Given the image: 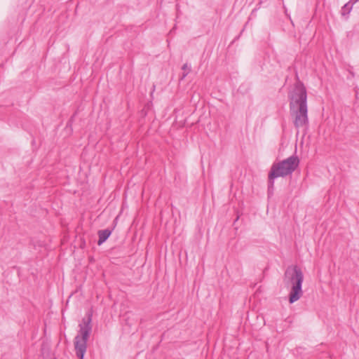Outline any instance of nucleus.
I'll return each mask as SVG.
<instances>
[{"label": "nucleus", "mask_w": 359, "mask_h": 359, "mask_svg": "<svg viewBox=\"0 0 359 359\" xmlns=\"http://www.w3.org/2000/svg\"><path fill=\"white\" fill-rule=\"evenodd\" d=\"M289 107L291 116L294 117L296 128H307L309 126L307 92L304 83L299 81L288 93Z\"/></svg>", "instance_id": "1"}, {"label": "nucleus", "mask_w": 359, "mask_h": 359, "mask_svg": "<svg viewBox=\"0 0 359 359\" xmlns=\"http://www.w3.org/2000/svg\"><path fill=\"white\" fill-rule=\"evenodd\" d=\"M299 164V159L295 155H292L279 162L273 163L268 175V194L271 195L273 193L275 179L292 175L297 168Z\"/></svg>", "instance_id": "2"}, {"label": "nucleus", "mask_w": 359, "mask_h": 359, "mask_svg": "<svg viewBox=\"0 0 359 359\" xmlns=\"http://www.w3.org/2000/svg\"><path fill=\"white\" fill-rule=\"evenodd\" d=\"M303 281L304 274L300 267L294 265L287 268L284 273V282L287 286H290L291 287L288 295L290 304H293L298 301L302 296Z\"/></svg>", "instance_id": "3"}, {"label": "nucleus", "mask_w": 359, "mask_h": 359, "mask_svg": "<svg viewBox=\"0 0 359 359\" xmlns=\"http://www.w3.org/2000/svg\"><path fill=\"white\" fill-rule=\"evenodd\" d=\"M92 313L88 312L86 316L82 319L81 323L79 325V333L74 338V348L79 359H83L86 352L87 341L92 331Z\"/></svg>", "instance_id": "4"}, {"label": "nucleus", "mask_w": 359, "mask_h": 359, "mask_svg": "<svg viewBox=\"0 0 359 359\" xmlns=\"http://www.w3.org/2000/svg\"><path fill=\"white\" fill-rule=\"evenodd\" d=\"M112 229H106L104 230H99L97 232L99 238L97 241V245H101L104 243L111 234Z\"/></svg>", "instance_id": "5"}, {"label": "nucleus", "mask_w": 359, "mask_h": 359, "mask_svg": "<svg viewBox=\"0 0 359 359\" xmlns=\"http://www.w3.org/2000/svg\"><path fill=\"white\" fill-rule=\"evenodd\" d=\"M353 5L350 1L346 3L341 8V15H345L346 14H348L352 10Z\"/></svg>", "instance_id": "6"}, {"label": "nucleus", "mask_w": 359, "mask_h": 359, "mask_svg": "<svg viewBox=\"0 0 359 359\" xmlns=\"http://www.w3.org/2000/svg\"><path fill=\"white\" fill-rule=\"evenodd\" d=\"M182 69L184 72H189L191 71V67L188 65L187 63L183 65Z\"/></svg>", "instance_id": "7"}, {"label": "nucleus", "mask_w": 359, "mask_h": 359, "mask_svg": "<svg viewBox=\"0 0 359 359\" xmlns=\"http://www.w3.org/2000/svg\"><path fill=\"white\" fill-rule=\"evenodd\" d=\"M189 72H184L181 76V80H183L187 76Z\"/></svg>", "instance_id": "8"}, {"label": "nucleus", "mask_w": 359, "mask_h": 359, "mask_svg": "<svg viewBox=\"0 0 359 359\" xmlns=\"http://www.w3.org/2000/svg\"><path fill=\"white\" fill-rule=\"evenodd\" d=\"M359 0H350V3H351L352 5H353L354 4H355L356 2H358Z\"/></svg>", "instance_id": "9"}, {"label": "nucleus", "mask_w": 359, "mask_h": 359, "mask_svg": "<svg viewBox=\"0 0 359 359\" xmlns=\"http://www.w3.org/2000/svg\"><path fill=\"white\" fill-rule=\"evenodd\" d=\"M74 116H75V114H73V116H72L70 121H72V119L74 118Z\"/></svg>", "instance_id": "10"}, {"label": "nucleus", "mask_w": 359, "mask_h": 359, "mask_svg": "<svg viewBox=\"0 0 359 359\" xmlns=\"http://www.w3.org/2000/svg\"><path fill=\"white\" fill-rule=\"evenodd\" d=\"M74 116H75V114H73V116H72L70 121H72V119L74 118Z\"/></svg>", "instance_id": "11"}]
</instances>
